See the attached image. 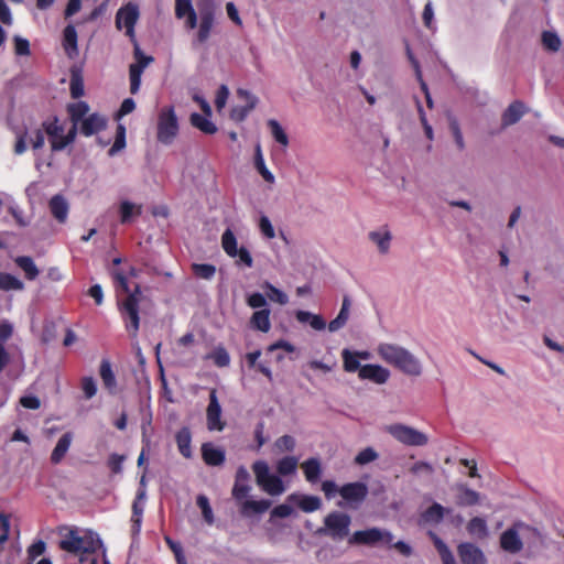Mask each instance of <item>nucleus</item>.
Wrapping results in <instances>:
<instances>
[{
  "label": "nucleus",
  "instance_id": "obj_1",
  "mask_svg": "<svg viewBox=\"0 0 564 564\" xmlns=\"http://www.w3.org/2000/svg\"><path fill=\"white\" fill-rule=\"evenodd\" d=\"M59 547L73 554L91 553L100 543L99 538L91 531L78 528H66L61 531Z\"/></svg>",
  "mask_w": 564,
  "mask_h": 564
},
{
  "label": "nucleus",
  "instance_id": "obj_2",
  "mask_svg": "<svg viewBox=\"0 0 564 564\" xmlns=\"http://www.w3.org/2000/svg\"><path fill=\"white\" fill-rule=\"evenodd\" d=\"M541 540L540 532L523 522H517L502 532L500 546L503 551L516 554L523 547V541L535 543Z\"/></svg>",
  "mask_w": 564,
  "mask_h": 564
},
{
  "label": "nucleus",
  "instance_id": "obj_3",
  "mask_svg": "<svg viewBox=\"0 0 564 564\" xmlns=\"http://www.w3.org/2000/svg\"><path fill=\"white\" fill-rule=\"evenodd\" d=\"M112 276L116 283L119 303L123 311L128 314V317H139V301L142 295L140 286L135 285L134 290L131 291L127 276L120 270L112 271Z\"/></svg>",
  "mask_w": 564,
  "mask_h": 564
},
{
  "label": "nucleus",
  "instance_id": "obj_4",
  "mask_svg": "<svg viewBox=\"0 0 564 564\" xmlns=\"http://www.w3.org/2000/svg\"><path fill=\"white\" fill-rule=\"evenodd\" d=\"M252 471L257 485L269 496L276 497L285 492L286 487L281 476L279 474H272L265 460H256L252 464Z\"/></svg>",
  "mask_w": 564,
  "mask_h": 564
},
{
  "label": "nucleus",
  "instance_id": "obj_5",
  "mask_svg": "<svg viewBox=\"0 0 564 564\" xmlns=\"http://www.w3.org/2000/svg\"><path fill=\"white\" fill-rule=\"evenodd\" d=\"M178 119L174 107H163L158 117V141L164 145L172 144L178 134Z\"/></svg>",
  "mask_w": 564,
  "mask_h": 564
},
{
  "label": "nucleus",
  "instance_id": "obj_6",
  "mask_svg": "<svg viewBox=\"0 0 564 564\" xmlns=\"http://www.w3.org/2000/svg\"><path fill=\"white\" fill-rule=\"evenodd\" d=\"M42 127L48 138L52 151L55 152L62 151L73 143L77 134L76 127H70L65 133L64 126L59 123L57 118L45 120Z\"/></svg>",
  "mask_w": 564,
  "mask_h": 564
},
{
  "label": "nucleus",
  "instance_id": "obj_7",
  "mask_svg": "<svg viewBox=\"0 0 564 564\" xmlns=\"http://www.w3.org/2000/svg\"><path fill=\"white\" fill-rule=\"evenodd\" d=\"M351 518L347 513L333 511L324 519V527L318 530L319 534L329 536L335 541H341L349 534Z\"/></svg>",
  "mask_w": 564,
  "mask_h": 564
},
{
  "label": "nucleus",
  "instance_id": "obj_8",
  "mask_svg": "<svg viewBox=\"0 0 564 564\" xmlns=\"http://www.w3.org/2000/svg\"><path fill=\"white\" fill-rule=\"evenodd\" d=\"M393 539L394 535L389 530L373 527L354 532L349 543L367 546H392Z\"/></svg>",
  "mask_w": 564,
  "mask_h": 564
},
{
  "label": "nucleus",
  "instance_id": "obj_9",
  "mask_svg": "<svg viewBox=\"0 0 564 564\" xmlns=\"http://www.w3.org/2000/svg\"><path fill=\"white\" fill-rule=\"evenodd\" d=\"M384 431L406 446H424L429 443L426 434L405 424H390L384 427Z\"/></svg>",
  "mask_w": 564,
  "mask_h": 564
},
{
  "label": "nucleus",
  "instance_id": "obj_10",
  "mask_svg": "<svg viewBox=\"0 0 564 564\" xmlns=\"http://www.w3.org/2000/svg\"><path fill=\"white\" fill-rule=\"evenodd\" d=\"M221 247L228 257L237 259V265L252 268L253 259L250 251L243 246L238 248L236 235L230 228H227L221 235Z\"/></svg>",
  "mask_w": 564,
  "mask_h": 564
},
{
  "label": "nucleus",
  "instance_id": "obj_11",
  "mask_svg": "<svg viewBox=\"0 0 564 564\" xmlns=\"http://www.w3.org/2000/svg\"><path fill=\"white\" fill-rule=\"evenodd\" d=\"M139 8L137 4L129 2L126 6L121 7L116 14V28L118 30H126V35L130 39L132 43H135V32L134 28L139 20Z\"/></svg>",
  "mask_w": 564,
  "mask_h": 564
},
{
  "label": "nucleus",
  "instance_id": "obj_12",
  "mask_svg": "<svg viewBox=\"0 0 564 564\" xmlns=\"http://www.w3.org/2000/svg\"><path fill=\"white\" fill-rule=\"evenodd\" d=\"M215 4L207 2L198 7L199 24L194 43L204 44L210 36L215 23Z\"/></svg>",
  "mask_w": 564,
  "mask_h": 564
},
{
  "label": "nucleus",
  "instance_id": "obj_13",
  "mask_svg": "<svg viewBox=\"0 0 564 564\" xmlns=\"http://www.w3.org/2000/svg\"><path fill=\"white\" fill-rule=\"evenodd\" d=\"M368 486L365 482L356 481L345 484L339 488L340 497L349 508L357 509L368 496Z\"/></svg>",
  "mask_w": 564,
  "mask_h": 564
},
{
  "label": "nucleus",
  "instance_id": "obj_14",
  "mask_svg": "<svg viewBox=\"0 0 564 564\" xmlns=\"http://www.w3.org/2000/svg\"><path fill=\"white\" fill-rule=\"evenodd\" d=\"M207 429L209 431H223L225 423L221 421V406L215 390L209 394V404L207 406Z\"/></svg>",
  "mask_w": 564,
  "mask_h": 564
},
{
  "label": "nucleus",
  "instance_id": "obj_15",
  "mask_svg": "<svg viewBox=\"0 0 564 564\" xmlns=\"http://www.w3.org/2000/svg\"><path fill=\"white\" fill-rule=\"evenodd\" d=\"M457 552L462 564H486L482 551L473 543H460Z\"/></svg>",
  "mask_w": 564,
  "mask_h": 564
},
{
  "label": "nucleus",
  "instance_id": "obj_16",
  "mask_svg": "<svg viewBox=\"0 0 564 564\" xmlns=\"http://www.w3.org/2000/svg\"><path fill=\"white\" fill-rule=\"evenodd\" d=\"M368 239L377 247L380 254H388L391 248L392 234L387 226L368 232Z\"/></svg>",
  "mask_w": 564,
  "mask_h": 564
},
{
  "label": "nucleus",
  "instance_id": "obj_17",
  "mask_svg": "<svg viewBox=\"0 0 564 564\" xmlns=\"http://www.w3.org/2000/svg\"><path fill=\"white\" fill-rule=\"evenodd\" d=\"M358 376L361 380H369L377 384H382L388 381L390 372L379 365H365L359 369Z\"/></svg>",
  "mask_w": 564,
  "mask_h": 564
},
{
  "label": "nucleus",
  "instance_id": "obj_18",
  "mask_svg": "<svg viewBox=\"0 0 564 564\" xmlns=\"http://www.w3.org/2000/svg\"><path fill=\"white\" fill-rule=\"evenodd\" d=\"M286 500L296 505L304 512H314L322 507V500L317 496L291 494Z\"/></svg>",
  "mask_w": 564,
  "mask_h": 564
},
{
  "label": "nucleus",
  "instance_id": "obj_19",
  "mask_svg": "<svg viewBox=\"0 0 564 564\" xmlns=\"http://www.w3.org/2000/svg\"><path fill=\"white\" fill-rule=\"evenodd\" d=\"M105 127L106 119L98 113H91L80 122L79 130L85 137H90L101 131Z\"/></svg>",
  "mask_w": 564,
  "mask_h": 564
},
{
  "label": "nucleus",
  "instance_id": "obj_20",
  "mask_svg": "<svg viewBox=\"0 0 564 564\" xmlns=\"http://www.w3.org/2000/svg\"><path fill=\"white\" fill-rule=\"evenodd\" d=\"M48 207L51 214L58 223L63 224L67 220L69 205L65 197L62 195H54L48 202Z\"/></svg>",
  "mask_w": 564,
  "mask_h": 564
},
{
  "label": "nucleus",
  "instance_id": "obj_21",
  "mask_svg": "<svg viewBox=\"0 0 564 564\" xmlns=\"http://www.w3.org/2000/svg\"><path fill=\"white\" fill-rule=\"evenodd\" d=\"M271 507V501L267 499L252 500L245 499L240 502V513L243 517L264 513Z\"/></svg>",
  "mask_w": 564,
  "mask_h": 564
},
{
  "label": "nucleus",
  "instance_id": "obj_22",
  "mask_svg": "<svg viewBox=\"0 0 564 564\" xmlns=\"http://www.w3.org/2000/svg\"><path fill=\"white\" fill-rule=\"evenodd\" d=\"M395 367L410 376H420L422 372L420 361L408 350L403 352Z\"/></svg>",
  "mask_w": 564,
  "mask_h": 564
},
{
  "label": "nucleus",
  "instance_id": "obj_23",
  "mask_svg": "<svg viewBox=\"0 0 564 564\" xmlns=\"http://www.w3.org/2000/svg\"><path fill=\"white\" fill-rule=\"evenodd\" d=\"M395 367L410 376H420L422 372L420 361L408 350L403 352Z\"/></svg>",
  "mask_w": 564,
  "mask_h": 564
},
{
  "label": "nucleus",
  "instance_id": "obj_24",
  "mask_svg": "<svg viewBox=\"0 0 564 564\" xmlns=\"http://www.w3.org/2000/svg\"><path fill=\"white\" fill-rule=\"evenodd\" d=\"M202 455L204 462L209 466H219L225 462V451L212 443L203 444Z\"/></svg>",
  "mask_w": 564,
  "mask_h": 564
},
{
  "label": "nucleus",
  "instance_id": "obj_25",
  "mask_svg": "<svg viewBox=\"0 0 564 564\" xmlns=\"http://www.w3.org/2000/svg\"><path fill=\"white\" fill-rule=\"evenodd\" d=\"M525 113V106L522 101L511 102L502 113V126L509 127L517 123Z\"/></svg>",
  "mask_w": 564,
  "mask_h": 564
},
{
  "label": "nucleus",
  "instance_id": "obj_26",
  "mask_svg": "<svg viewBox=\"0 0 564 564\" xmlns=\"http://www.w3.org/2000/svg\"><path fill=\"white\" fill-rule=\"evenodd\" d=\"M212 115L193 112L189 117L191 124L206 134L217 132L216 124L210 120Z\"/></svg>",
  "mask_w": 564,
  "mask_h": 564
},
{
  "label": "nucleus",
  "instance_id": "obj_27",
  "mask_svg": "<svg viewBox=\"0 0 564 564\" xmlns=\"http://www.w3.org/2000/svg\"><path fill=\"white\" fill-rule=\"evenodd\" d=\"M88 111L89 106L86 101H77L67 106V112L72 121V127H76V131L78 130L80 122L87 117Z\"/></svg>",
  "mask_w": 564,
  "mask_h": 564
},
{
  "label": "nucleus",
  "instance_id": "obj_28",
  "mask_svg": "<svg viewBox=\"0 0 564 564\" xmlns=\"http://www.w3.org/2000/svg\"><path fill=\"white\" fill-rule=\"evenodd\" d=\"M63 45L68 57L73 58L78 54L77 31L72 24L64 29Z\"/></svg>",
  "mask_w": 564,
  "mask_h": 564
},
{
  "label": "nucleus",
  "instance_id": "obj_29",
  "mask_svg": "<svg viewBox=\"0 0 564 564\" xmlns=\"http://www.w3.org/2000/svg\"><path fill=\"white\" fill-rule=\"evenodd\" d=\"M406 349H404L400 346H395V345H391V344H381L378 347V354L380 355V357L384 361H387L388 364H391L393 366L397 365V362L399 361V359L401 358V356L403 355V352Z\"/></svg>",
  "mask_w": 564,
  "mask_h": 564
},
{
  "label": "nucleus",
  "instance_id": "obj_30",
  "mask_svg": "<svg viewBox=\"0 0 564 564\" xmlns=\"http://www.w3.org/2000/svg\"><path fill=\"white\" fill-rule=\"evenodd\" d=\"M305 479L308 482L315 484L322 474V465L318 458L312 457L301 464Z\"/></svg>",
  "mask_w": 564,
  "mask_h": 564
},
{
  "label": "nucleus",
  "instance_id": "obj_31",
  "mask_svg": "<svg viewBox=\"0 0 564 564\" xmlns=\"http://www.w3.org/2000/svg\"><path fill=\"white\" fill-rule=\"evenodd\" d=\"M466 530L471 538L477 540H484L489 534L486 520L479 517L470 519L467 523Z\"/></svg>",
  "mask_w": 564,
  "mask_h": 564
},
{
  "label": "nucleus",
  "instance_id": "obj_32",
  "mask_svg": "<svg viewBox=\"0 0 564 564\" xmlns=\"http://www.w3.org/2000/svg\"><path fill=\"white\" fill-rule=\"evenodd\" d=\"M72 441L73 434L70 432H67L59 437L56 446L54 447L51 454V460L53 464H58L64 458L65 454L69 449Z\"/></svg>",
  "mask_w": 564,
  "mask_h": 564
},
{
  "label": "nucleus",
  "instance_id": "obj_33",
  "mask_svg": "<svg viewBox=\"0 0 564 564\" xmlns=\"http://www.w3.org/2000/svg\"><path fill=\"white\" fill-rule=\"evenodd\" d=\"M14 262L24 272L28 280L33 281L37 278L39 269L31 257L19 256L14 259Z\"/></svg>",
  "mask_w": 564,
  "mask_h": 564
},
{
  "label": "nucleus",
  "instance_id": "obj_34",
  "mask_svg": "<svg viewBox=\"0 0 564 564\" xmlns=\"http://www.w3.org/2000/svg\"><path fill=\"white\" fill-rule=\"evenodd\" d=\"M176 444L180 453L185 458L192 457V448H191V442H192V434L188 427H182L176 436Z\"/></svg>",
  "mask_w": 564,
  "mask_h": 564
},
{
  "label": "nucleus",
  "instance_id": "obj_35",
  "mask_svg": "<svg viewBox=\"0 0 564 564\" xmlns=\"http://www.w3.org/2000/svg\"><path fill=\"white\" fill-rule=\"evenodd\" d=\"M100 378L104 382L105 388L115 394L117 390V381L115 373L111 369V365L108 360H102L100 364Z\"/></svg>",
  "mask_w": 564,
  "mask_h": 564
},
{
  "label": "nucleus",
  "instance_id": "obj_36",
  "mask_svg": "<svg viewBox=\"0 0 564 564\" xmlns=\"http://www.w3.org/2000/svg\"><path fill=\"white\" fill-rule=\"evenodd\" d=\"M141 212L142 207L140 205H135L130 200H122L119 205L120 221L128 224L134 216H139Z\"/></svg>",
  "mask_w": 564,
  "mask_h": 564
},
{
  "label": "nucleus",
  "instance_id": "obj_37",
  "mask_svg": "<svg viewBox=\"0 0 564 564\" xmlns=\"http://www.w3.org/2000/svg\"><path fill=\"white\" fill-rule=\"evenodd\" d=\"M205 359L213 360L214 365L219 368L228 367L230 364V356L226 348L221 345L216 346L209 354L205 356Z\"/></svg>",
  "mask_w": 564,
  "mask_h": 564
},
{
  "label": "nucleus",
  "instance_id": "obj_38",
  "mask_svg": "<svg viewBox=\"0 0 564 564\" xmlns=\"http://www.w3.org/2000/svg\"><path fill=\"white\" fill-rule=\"evenodd\" d=\"M254 166L265 182L274 183L275 177L265 165L260 144L256 145Z\"/></svg>",
  "mask_w": 564,
  "mask_h": 564
},
{
  "label": "nucleus",
  "instance_id": "obj_39",
  "mask_svg": "<svg viewBox=\"0 0 564 564\" xmlns=\"http://www.w3.org/2000/svg\"><path fill=\"white\" fill-rule=\"evenodd\" d=\"M299 458L295 456H285L276 463V471L280 476H289L296 473Z\"/></svg>",
  "mask_w": 564,
  "mask_h": 564
},
{
  "label": "nucleus",
  "instance_id": "obj_40",
  "mask_svg": "<svg viewBox=\"0 0 564 564\" xmlns=\"http://www.w3.org/2000/svg\"><path fill=\"white\" fill-rule=\"evenodd\" d=\"M445 512L446 509L440 503L435 502L424 511L422 518L426 523L436 524L443 520Z\"/></svg>",
  "mask_w": 564,
  "mask_h": 564
},
{
  "label": "nucleus",
  "instance_id": "obj_41",
  "mask_svg": "<svg viewBox=\"0 0 564 564\" xmlns=\"http://www.w3.org/2000/svg\"><path fill=\"white\" fill-rule=\"evenodd\" d=\"M267 123L275 142L286 148L289 145V137L280 122L275 119H269Z\"/></svg>",
  "mask_w": 564,
  "mask_h": 564
},
{
  "label": "nucleus",
  "instance_id": "obj_42",
  "mask_svg": "<svg viewBox=\"0 0 564 564\" xmlns=\"http://www.w3.org/2000/svg\"><path fill=\"white\" fill-rule=\"evenodd\" d=\"M341 358H343V366L345 371L347 372H355L358 371L362 367L360 366V360L355 351L350 349H343L341 351Z\"/></svg>",
  "mask_w": 564,
  "mask_h": 564
},
{
  "label": "nucleus",
  "instance_id": "obj_43",
  "mask_svg": "<svg viewBox=\"0 0 564 564\" xmlns=\"http://www.w3.org/2000/svg\"><path fill=\"white\" fill-rule=\"evenodd\" d=\"M24 283L17 276L9 273H0V290L3 291H21Z\"/></svg>",
  "mask_w": 564,
  "mask_h": 564
},
{
  "label": "nucleus",
  "instance_id": "obj_44",
  "mask_svg": "<svg viewBox=\"0 0 564 564\" xmlns=\"http://www.w3.org/2000/svg\"><path fill=\"white\" fill-rule=\"evenodd\" d=\"M267 299L270 301L284 305L289 301V296L281 290L276 289L270 283H265L263 286Z\"/></svg>",
  "mask_w": 564,
  "mask_h": 564
},
{
  "label": "nucleus",
  "instance_id": "obj_45",
  "mask_svg": "<svg viewBox=\"0 0 564 564\" xmlns=\"http://www.w3.org/2000/svg\"><path fill=\"white\" fill-rule=\"evenodd\" d=\"M433 542L442 558L443 564H447L455 561L452 551L442 539H440L437 535H433Z\"/></svg>",
  "mask_w": 564,
  "mask_h": 564
},
{
  "label": "nucleus",
  "instance_id": "obj_46",
  "mask_svg": "<svg viewBox=\"0 0 564 564\" xmlns=\"http://www.w3.org/2000/svg\"><path fill=\"white\" fill-rule=\"evenodd\" d=\"M433 542L442 558L443 564H447L455 561L452 551L442 539H440L437 535H433Z\"/></svg>",
  "mask_w": 564,
  "mask_h": 564
},
{
  "label": "nucleus",
  "instance_id": "obj_47",
  "mask_svg": "<svg viewBox=\"0 0 564 564\" xmlns=\"http://www.w3.org/2000/svg\"><path fill=\"white\" fill-rule=\"evenodd\" d=\"M9 200L8 210L15 219L19 226L26 227L30 224V220L24 217L23 210L19 207V205L12 199V197L7 196Z\"/></svg>",
  "mask_w": 564,
  "mask_h": 564
},
{
  "label": "nucleus",
  "instance_id": "obj_48",
  "mask_svg": "<svg viewBox=\"0 0 564 564\" xmlns=\"http://www.w3.org/2000/svg\"><path fill=\"white\" fill-rule=\"evenodd\" d=\"M193 272L197 278L212 280L216 273V267L209 263H194Z\"/></svg>",
  "mask_w": 564,
  "mask_h": 564
},
{
  "label": "nucleus",
  "instance_id": "obj_49",
  "mask_svg": "<svg viewBox=\"0 0 564 564\" xmlns=\"http://www.w3.org/2000/svg\"><path fill=\"white\" fill-rule=\"evenodd\" d=\"M196 503L199 507V509L202 510V514H203L204 520L209 525L213 524L215 519H214L213 509L210 507L208 498L206 496H204V495H199L197 497V499H196Z\"/></svg>",
  "mask_w": 564,
  "mask_h": 564
},
{
  "label": "nucleus",
  "instance_id": "obj_50",
  "mask_svg": "<svg viewBox=\"0 0 564 564\" xmlns=\"http://www.w3.org/2000/svg\"><path fill=\"white\" fill-rule=\"evenodd\" d=\"M408 54H409V58L412 62V65H413V67L415 69L416 78L420 82L421 89L425 94L427 106L430 108H432L433 107V100H432V97H431V95L429 93L427 85H426V83L422 78V73H421V69H420L419 62L413 57V55L411 54L410 51H408Z\"/></svg>",
  "mask_w": 564,
  "mask_h": 564
},
{
  "label": "nucleus",
  "instance_id": "obj_51",
  "mask_svg": "<svg viewBox=\"0 0 564 564\" xmlns=\"http://www.w3.org/2000/svg\"><path fill=\"white\" fill-rule=\"evenodd\" d=\"M542 43L543 45L552 51L557 52L561 47V39L555 32L544 31L542 33Z\"/></svg>",
  "mask_w": 564,
  "mask_h": 564
},
{
  "label": "nucleus",
  "instance_id": "obj_52",
  "mask_svg": "<svg viewBox=\"0 0 564 564\" xmlns=\"http://www.w3.org/2000/svg\"><path fill=\"white\" fill-rule=\"evenodd\" d=\"M378 457V453L372 447H366L357 454L355 457V464L364 466L375 462Z\"/></svg>",
  "mask_w": 564,
  "mask_h": 564
},
{
  "label": "nucleus",
  "instance_id": "obj_53",
  "mask_svg": "<svg viewBox=\"0 0 564 564\" xmlns=\"http://www.w3.org/2000/svg\"><path fill=\"white\" fill-rule=\"evenodd\" d=\"M126 147V128L122 124L118 126L117 135L113 144L109 149L108 154L113 156L117 152L121 151Z\"/></svg>",
  "mask_w": 564,
  "mask_h": 564
},
{
  "label": "nucleus",
  "instance_id": "obj_54",
  "mask_svg": "<svg viewBox=\"0 0 564 564\" xmlns=\"http://www.w3.org/2000/svg\"><path fill=\"white\" fill-rule=\"evenodd\" d=\"M295 445V438L291 435H283L279 437L274 443V447L279 453L293 452Z\"/></svg>",
  "mask_w": 564,
  "mask_h": 564
},
{
  "label": "nucleus",
  "instance_id": "obj_55",
  "mask_svg": "<svg viewBox=\"0 0 564 564\" xmlns=\"http://www.w3.org/2000/svg\"><path fill=\"white\" fill-rule=\"evenodd\" d=\"M133 45H134V57H135V59H137V63L131 64V66H133L134 68H138V67H139V68H140V70H142V72H143V70H144V68H145V67H148V66H149V64L153 62V57H151V56H145V55L142 53V51H141L140 46H139L138 41H135V43H133Z\"/></svg>",
  "mask_w": 564,
  "mask_h": 564
},
{
  "label": "nucleus",
  "instance_id": "obj_56",
  "mask_svg": "<svg viewBox=\"0 0 564 564\" xmlns=\"http://www.w3.org/2000/svg\"><path fill=\"white\" fill-rule=\"evenodd\" d=\"M251 491V486L249 482H235L232 487V497L239 501V503L247 498L249 492Z\"/></svg>",
  "mask_w": 564,
  "mask_h": 564
},
{
  "label": "nucleus",
  "instance_id": "obj_57",
  "mask_svg": "<svg viewBox=\"0 0 564 564\" xmlns=\"http://www.w3.org/2000/svg\"><path fill=\"white\" fill-rule=\"evenodd\" d=\"M259 229L262 236L267 239H273L275 237V230L268 216L261 215L259 218Z\"/></svg>",
  "mask_w": 564,
  "mask_h": 564
},
{
  "label": "nucleus",
  "instance_id": "obj_58",
  "mask_svg": "<svg viewBox=\"0 0 564 564\" xmlns=\"http://www.w3.org/2000/svg\"><path fill=\"white\" fill-rule=\"evenodd\" d=\"M449 129L453 133L456 145L459 150H463L465 148L463 133L460 131L458 121L454 117L449 118Z\"/></svg>",
  "mask_w": 564,
  "mask_h": 564
},
{
  "label": "nucleus",
  "instance_id": "obj_59",
  "mask_svg": "<svg viewBox=\"0 0 564 564\" xmlns=\"http://www.w3.org/2000/svg\"><path fill=\"white\" fill-rule=\"evenodd\" d=\"M129 73H130V91H131V94H137L141 86V76H142L143 72L140 70L139 67L134 68L133 66L130 65Z\"/></svg>",
  "mask_w": 564,
  "mask_h": 564
},
{
  "label": "nucleus",
  "instance_id": "obj_60",
  "mask_svg": "<svg viewBox=\"0 0 564 564\" xmlns=\"http://www.w3.org/2000/svg\"><path fill=\"white\" fill-rule=\"evenodd\" d=\"M82 390L86 399H91L97 392V384L93 377L82 379Z\"/></svg>",
  "mask_w": 564,
  "mask_h": 564
},
{
  "label": "nucleus",
  "instance_id": "obj_61",
  "mask_svg": "<svg viewBox=\"0 0 564 564\" xmlns=\"http://www.w3.org/2000/svg\"><path fill=\"white\" fill-rule=\"evenodd\" d=\"M14 41V52L19 56H26L30 54V43L26 39L15 35L13 37Z\"/></svg>",
  "mask_w": 564,
  "mask_h": 564
},
{
  "label": "nucleus",
  "instance_id": "obj_62",
  "mask_svg": "<svg viewBox=\"0 0 564 564\" xmlns=\"http://www.w3.org/2000/svg\"><path fill=\"white\" fill-rule=\"evenodd\" d=\"M195 11L192 4V0H175V15L178 19H183L185 14Z\"/></svg>",
  "mask_w": 564,
  "mask_h": 564
},
{
  "label": "nucleus",
  "instance_id": "obj_63",
  "mask_svg": "<svg viewBox=\"0 0 564 564\" xmlns=\"http://www.w3.org/2000/svg\"><path fill=\"white\" fill-rule=\"evenodd\" d=\"M69 90L73 98L77 99L84 95V83L78 76L70 78Z\"/></svg>",
  "mask_w": 564,
  "mask_h": 564
},
{
  "label": "nucleus",
  "instance_id": "obj_64",
  "mask_svg": "<svg viewBox=\"0 0 564 564\" xmlns=\"http://www.w3.org/2000/svg\"><path fill=\"white\" fill-rule=\"evenodd\" d=\"M126 457L119 454H111L108 459V466L113 474H120L122 471V465Z\"/></svg>",
  "mask_w": 564,
  "mask_h": 564
}]
</instances>
